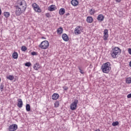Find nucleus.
Masks as SVG:
<instances>
[{
  "label": "nucleus",
  "mask_w": 131,
  "mask_h": 131,
  "mask_svg": "<svg viewBox=\"0 0 131 131\" xmlns=\"http://www.w3.org/2000/svg\"><path fill=\"white\" fill-rule=\"evenodd\" d=\"M101 69L103 73L108 74L111 70V64H110V62H106L103 64L101 66Z\"/></svg>",
  "instance_id": "f257e3e1"
},
{
  "label": "nucleus",
  "mask_w": 131,
  "mask_h": 131,
  "mask_svg": "<svg viewBox=\"0 0 131 131\" xmlns=\"http://www.w3.org/2000/svg\"><path fill=\"white\" fill-rule=\"evenodd\" d=\"M121 51V50L118 47H115L114 49H113L111 51V55L112 58H117V56L120 54Z\"/></svg>",
  "instance_id": "f03ea898"
},
{
  "label": "nucleus",
  "mask_w": 131,
  "mask_h": 131,
  "mask_svg": "<svg viewBox=\"0 0 131 131\" xmlns=\"http://www.w3.org/2000/svg\"><path fill=\"white\" fill-rule=\"evenodd\" d=\"M14 6L20 7V8H23V10H26L27 8V4H26V1H25V0H17Z\"/></svg>",
  "instance_id": "7ed1b4c3"
},
{
  "label": "nucleus",
  "mask_w": 131,
  "mask_h": 131,
  "mask_svg": "<svg viewBox=\"0 0 131 131\" xmlns=\"http://www.w3.org/2000/svg\"><path fill=\"white\" fill-rule=\"evenodd\" d=\"M50 46V43H49V41L44 40L42 41L39 45V48L42 49V50H47Z\"/></svg>",
  "instance_id": "20e7f679"
},
{
  "label": "nucleus",
  "mask_w": 131,
  "mask_h": 131,
  "mask_svg": "<svg viewBox=\"0 0 131 131\" xmlns=\"http://www.w3.org/2000/svg\"><path fill=\"white\" fill-rule=\"evenodd\" d=\"M14 7L15 9V15H16V16H20L23 12H25L26 11V10H23V7L21 8L20 7L16 5H14Z\"/></svg>",
  "instance_id": "39448f33"
},
{
  "label": "nucleus",
  "mask_w": 131,
  "mask_h": 131,
  "mask_svg": "<svg viewBox=\"0 0 131 131\" xmlns=\"http://www.w3.org/2000/svg\"><path fill=\"white\" fill-rule=\"evenodd\" d=\"M32 7L33 10L36 13H41V9H40V7H39V6H38L37 4L35 3H33L32 5Z\"/></svg>",
  "instance_id": "423d86ee"
},
{
  "label": "nucleus",
  "mask_w": 131,
  "mask_h": 131,
  "mask_svg": "<svg viewBox=\"0 0 131 131\" xmlns=\"http://www.w3.org/2000/svg\"><path fill=\"white\" fill-rule=\"evenodd\" d=\"M82 30H83V28L82 26H77L75 29L74 33L76 35H78V34H80L82 32Z\"/></svg>",
  "instance_id": "0eeeda50"
},
{
  "label": "nucleus",
  "mask_w": 131,
  "mask_h": 131,
  "mask_svg": "<svg viewBox=\"0 0 131 131\" xmlns=\"http://www.w3.org/2000/svg\"><path fill=\"white\" fill-rule=\"evenodd\" d=\"M77 104H78V100H74V102H73L70 105L71 110H72V111L76 110Z\"/></svg>",
  "instance_id": "6e6552de"
},
{
  "label": "nucleus",
  "mask_w": 131,
  "mask_h": 131,
  "mask_svg": "<svg viewBox=\"0 0 131 131\" xmlns=\"http://www.w3.org/2000/svg\"><path fill=\"white\" fill-rule=\"evenodd\" d=\"M17 129H18V125H17V124H16L10 125L8 127V130L9 131H15V130H17Z\"/></svg>",
  "instance_id": "1a4fd4ad"
},
{
  "label": "nucleus",
  "mask_w": 131,
  "mask_h": 131,
  "mask_svg": "<svg viewBox=\"0 0 131 131\" xmlns=\"http://www.w3.org/2000/svg\"><path fill=\"white\" fill-rule=\"evenodd\" d=\"M103 38L104 40H107L108 37H109V34H108V30L105 29L103 31Z\"/></svg>",
  "instance_id": "9d476101"
},
{
  "label": "nucleus",
  "mask_w": 131,
  "mask_h": 131,
  "mask_svg": "<svg viewBox=\"0 0 131 131\" xmlns=\"http://www.w3.org/2000/svg\"><path fill=\"white\" fill-rule=\"evenodd\" d=\"M17 106L18 108H22L23 107V101L21 99H18L17 100Z\"/></svg>",
  "instance_id": "9b49d317"
},
{
  "label": "nucleus",
  "mask_w": 131,
  "mask_h": 131,
  "mask_svg": "<svg viewBox=\"0 0 131 131\" xmlns=\"http://www.w3.org/2000/svg\"><path fill=\"white\" fill-rule=\"evenodd\" d=\"M61 37L64 41H68L69 40V37L66 33L63 34L61 35Z\"/></svg>",
  "instance_id": "f8f14e48"
},
{
  "label": "nucleus",
  "mask_w": 131,
  "mask_h": 131,
  "mask_svg": "<svg viewBox=\"0 0 131 131\" xmlns=\"http://www.w3.org/2000/svg\"><path fill=\"white\" fill-rule=\"evenodd\" d=\"M56 6L52 5H51L48 7V11H50V12H53V11H56Z\"/></svg>",
  "instance_id": "ddd939ff"
},
{
  "label": "nucleus",
  "mask_w": 131,
  "mask_h": 131,
  "mask_svg": "<svg viewBox=\"0 0 131 131\" xmlns=\"http://www.w3.org/2000/svg\"><path fill=\"white\" fill-rule=\"evenodd\" d=\"M104 18L105 17H104V15H103L102 14H99L97 16V20L98 21H100V22H102V21H104Z\"/></svg>",
  "instance_id": "4468645a"
},
{
  "label": "nucleus",
  "mask_w": 131,
  "mask_h": 131,
  "mask_svg": "<svg viewBox=\"0 0 131 131\" xmlns=\"http://www.w3.org/2000/svg\"><path fill=\"white\" fill-rule=\"evenodd\" d=\"M71 4L72 6H74V7H77L78 5V1L77 0H72Z\"/></svg>",
  "instance_id": "2eb2a0df"
},
{
  "label": "nucleus",
  "mask_w": 131,
  "mask_h": 131,
  "mask_svg": "<svg viewBox=\"0 0 131 131\" xmlns=\"http://www.w3.org/2000/svg\"><path fill=\"white\" fill-rule=\"evenodd\" d=\"M33 68L34 69V70H38L40 68V65H39V63H36L34 64V66L33 67Z\"/></svg>",
  "instance_id": "dca6fc26"
},
{
  "label": "nucleus",
  "mask_w": 131,
  "mask_h": 131,
  "mask_svg": "<svg viewBox=\"0 0 131 131\" xmlns=\"http://www.w3.org/2000/svg\"><path fill=\"white\" fill-rule=\"evenodd\" d=\"M87 23H92L94 19L92 16H88L86 19Z\"/></svg>",
  "instance_id": "f3484780"
},
{
  "label": "nucleus",
  "mask_w": 131,
  "mask_h": 131,
  "mask_svg": "<svg viewBox=\"0 0 131 131\" xmlns=\"http://www.w3.org/2000/svg\"><path fill=\"white\" fill-rule=\"evenodd\" d=\"M59 98V94L57 93H54L52 96V100H57Z\"/></svg>",
  "instance_id": "a211bd4d"
},
{
  "label": "nucleus",
  "mask_w": 131,
  "mask_h": 131,
  "mask_svg": "<svg viewBox=\"0 0 131 131\" xmlns=\"http://www.w3.org/2000/svg\"><path fill=\"white\" fill-rule=\"evenodd\" d=\"M65 12H66V11L64 8H61L59 11V15H62L65 14Z\"/></svg>",
  "instance_id": "6ab92c4d"
},
{
  "label": "nucleus",
  "mask_w": 131,
  "mask_h": 131,
  "mask_svg": "<svg viewBox=\"0 0 131 131\" xmlns=\"http://www.w3.org/2000/svg\"><path fill=\"white\" fill-rule=\"evenodd\" d=\"M57 34H61L63 33V28L62 27H60L59 28L57 29Z\"/></svg>",
  "instance_id": "aec40b11"
},
{
  "label": "nucleus",
  "mask_w": 131,
  "mask_h": 131,
  "mask_svg": "<svg viewBox=\"0 0 131 131\" xmlns=\"http://www.w3.org/2000/svg\"><path fill=\"white\" fill-rule=\"evenodd\" d=\"M12 57H13V59H18V53L14 52L12 54Z\"/></svg>",
  "instance_id": "412c9836"
},
{
  "label": "nucleus",
  "mask_w": 131,
  "mask_h": 131,
  "mask_svg": "<svg viewBox=\"0 0 131 131\" xmlns=\"http://www.w3.org/2000/svg\"><path fill=\"white\" fill-rule=\"evenodd\" d=\"M95 13H96V11L94 9H91L89 11V14H90V15H94V14H95Z\"/></svg>",
  "instance_id": "4be33fe9"
},
{
  "label": "nucleus",
  "mask_w": 131,
  "mask_h": 131,
  "mask_svg": "<svg viewBox=\"0 0 131 131\" xmlns=\"http://www.w3.org/2000/svg\"><path fill=\"white\" fill-rule=\"evenodd\" d=\"M26 111H27L28 112L30 111V105L29 104H26Z\"/></svg>",
  "instance_id": "5701e85b"
},
{
  "label": "nucleus",
  "mask_w": 131,
  "mask_h": 131,
  "mask_svg": "<svg viewBox=\"0 0 131 131\" xmlns=\"http://www.w3.org/2000/svg\"><path fill=\"white\" fill-rule=\"evenodd\" d=\"M4 16L5 17V18H8V17H10V12H4Z\"/></svg>",
  "instance_id": "b1692460"
},
{
  "label": "nucleus",
  "mask_w": 131,
  "mask_h": 131,
  "mask_svg": "<svg viewBox=\"0 0 131 131\" xmlns=\"http://www.w3.org/2000/svg\"><path fill=\"white\" fill-rule=\"evenodd\" d=\"M78 69L79 70V72H80V73H81V74H84V71L83 70H81V67H78Z\"/></svg>",
  "instance_id": "393cba45"
},
{
  "label": "nucleus",
  "mask_w": 131,
  "mask_h": 131,
  "mask_svg": "<svg viewBox=\"0 0 131 131\" xmlns=\"http://www.w3.org/2000/svg\"><path fill=\"white\" fill-rule=\"evenodd\" d=\"M126 83H131V78H130V77L127 78L126 79Z\"/></svg>",
  "instance_id": "a878e982"
},
{
  "label": "nucleus",
  "mask_w": 131,
  "mask_h": 131,
  "mask_svg": "<svg viewBox=\"0 0 131 131\" xmlns=\"http://www.w3.org/2000/svg\"><path fill=\"white\" fill-rule=\"evenodd\" d=\"M21 50L23 52H26V51H27V48H26V47L25 46H22Z\"/></svg>",
  "instance_id": "bb28decb"
},
{
  "label": "nucleus",
  "mask_w": 131,
  "mask_h": 131,
  "mask_svg": "<svg viewBox=\"0 0 131 131\" xmlns=\"http://www.w3.org/2000/svg\"><path fill=\"white\" fill-rule=\"evenodd\" d=\"M7 79H9V80H13L14 79V76L9 75L8 77H7Z\"/></svg>",
  "instance_id": "cd10ccee"
},
{
  "label": "nucleus",
  "mask_w": 131,
  "mask_h": 131,
  "mask_svg": "<svg viewBox=\"0 0 131 131\" xmlns=\"http://www.w3.org/2000/svg\"><path fill=\"white\" fill-rule=\"evenodd\" d=\"M118 124H119L118 121L114 122L112 123L113 126H116L117 125H118Z\"/></svg>",
  "instance_id": "c85d7f7f"
},
{
  "label": "nucleus",
  "mask_w": 131,
  "mask_h": 131,
  "mask_svg": "<svg viewBox=\"0 0 131 131\" xmlns=\"http://www.w3.org/2000/svg\"><path fill=\"white\" fill-rule=\"evenodd\" d=\"M4 88H5V85H4V84H1L0 85L1 92H3V91H4Z\"/></svg>",
  "instance_id": "c756f323"
},
{
  "label": "nucleus",
  "mask_w": 131,
  "mask_h": 131,
  "mask_svg": "<svg viewBox=\"0 0 131 131\" xmlns=\"http://www.w3.org/2000/svg\"><path fill=\"white\" fill-rule=\"evenodd\" d=\"M45 15L47 18H51L52 17V16L51 15V14H50V13H46Z\"/></svg>",
  "instance_id": "7c9ffc66"
},
{
  "label": "nucleus",
  "mask_w": 131,
  "mask_h": 131,
  "mask_svg": "<svg viewBox=\"0 0 131 131\" xmlns=\"http://www.w3.org/2000/svg\"><path fill=\"white\" fill-rule=\"evenodd\" d=\"M25 66H26L27 67H30V66H31V63L30 62H27L25 63Z\"/></svg>",
  "instance_id": "2f4dec72"
},
{
  "label": "nucleus",
  "mask_w": 131,
  "mask_h": 131,
  "mask_svg": "<svg viewBox=\"0 0 131 131\" xmlns=\"http://www.w3.org/2000/svg\"><path fill=\"white\" fill-rule=\"evenodd\" d=\"M54 106L56 107H59V102L58 101L55 102V103H54Z\"/></svg>",
  "instance_id": "473e14b6"
},
{
  "label": "nucleus",
  "mask_w": 131,
  "mask_h": 131,
  "mask_svg": "<svg viewBox=\"0 0 131 131\" xmlns=\"http://www.w3.org/2000/svg\"><path fill=\"white\" fill-rule=\"evenodd\" d=\"M62 89H63L64 91H67L68 90V87L64 86L62 87Z\"/></svg>",
  "instance_id": "72a5a7b5"
},
{
  "label": "nucleus",
  "mask_w": 131,
  "mask_h": 131,
  "mask_svg": "<svg viewBox=\"0 0 131 131\" xmlns=\"http://www.w3.org/2000/svg\"><path fill=\"white\" fill-rule=\"evenodd\" d=\"M31 55H32V56H36V52H32L31 53Z\"/></svg>",
  "instance_id": "f704fd0d"
},
{
  "label": "nucleus",
  "mask_w": 131,
  "mask_h": 131,
  "mask_svg": "<svg viewBox=\"0 0 131 131\" xmlns=\"http://www.w3.org/2000/svg\"><path fill=\"white\" fill-rule=\"evenodd\" d=\"M127 98L128 99H130V98H131V93L127 95Z\"/></svg>",
  "instance_id": "c9c22d12"
},
{
  "label": "nucleus",
  "mask_w": 131,
  "mask_h": 131,
  "mask_svg": "<svg viewBox=\"0 0 131 131\" xmlns=\"http://www.w3.org/2000/svg\"><path fill=\"white\" fill-rule=\"evenodd\" d=\"M128 52L129 55H131V48H129L128 49Z\"/></svg>",
  "instance_id": "e433bc0d"
},
{
  "label": "nucleus",
  "mask_w": 131,
  "mask_h": 131,
  "mask_svg": "<svg viewBox=\"0 0 131 131\" xmlns=\"http://www.w3.org/2000/svg\"><path fill=\"white\" fill-rule=\"evenodd\" d=\"M116 3H120L121 0H116Z\"/></svg>",
  "instance_id": "4c0bfd02"
},
{
  "label": "nucleus",
  "mask_w": 131,
  "mask_h": 131,
  "mask_svg": "<svg viewBox=\"0 0 131 131\" xmlns=\"http://www.w3.org/2000/svg\"><path fill=\"white\" fill-rule=\"evenodd\" d=\"M2 15V9H0V15Z\"/></svg>",
  "instance_id": "58836bf2"
},
{
  "label": "nucleus",
  "mask_w": 131,
  "mask_h": 131,
  "mask_svg": "<svg viewBox=\"0 0 131 131\" xmlns=\"http://www.w3.org/2000/svg\"><path fill=\"white\" fill-rule=\"evenodd\" d=\"M129 66L131 67V61L129 62Z\"/></svg>",
  "instance_id": "ea45409f"
},
{
  "label": "nucleus",
  "mask_w": 131,
  "mask_h": 131,
  "mask_svg": "<svg viewBox=\"0 0 131 131\" xmlns=\"http://www.w3.org/2000/svg\"><path fill=\"white\" fill-rule=\"evenodd\" d=\"M1 78H0V81H1Z\"/></svg>",
  "instance_id": "a19ab883"
}]
</instances>
